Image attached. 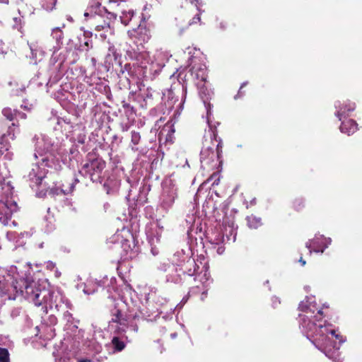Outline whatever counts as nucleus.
I'll use <instances>...</instances> for the list:
<instances>
[{
    "mask_svg": "<svg viewBox=\"0 0 362 362\" xmlns=\"http://www.w3.org/2000/svg\"><path fill=\"white\" fill-rule=\"evenodd\" d=\"M299 327L302 333L334 362H342L339 351L340 346L346 339L336 333L332 324L322 320V308L317 305L314 296L306 297L298 305Z\"/></svg>",
    "mask_w": 362,
    "mask_h": 362,
    "instance_id": "f257e3e1",
    "label": "nucleus"
},
{
    "mask_svg": "<svg viewBox=\"0 0 362 362\" xmlns=\"http://www.w3.org/2000/svg\"><path fill=\"white\" fill-rule=\"evenodd\" d=\"M25 298L33 302L36 306H42L47 312L48 309L55 310L57 313L71 308V303L59 291H52L41 287L35 281L26 283L24 290H21Z\"/></svg>",
    "mask_w": 362,
    "mask_h": 362,
    "instance_id": "f03ea898",
    "label": "nucleus"
},
{
    "mask_svg": "<svg viewBox=\"0 0 362 362\" xmlns=\"http://www.w3.org/2000/svg\"><path fill=\"white\" fill-rule=\"evenodd\" d=\"M209 137L212 140V144L211 146L204 144L200 153L201 166L206 170H218L223 163V141L218 137L216 130H212L209 133Z\"/></svg>",
    "mask_w": 362,
    "mask_h": 362,
    "instance_id": "7ed1b4c3",
    "label": "nucleus"
},
{
    "mask_svg": "<svg viewBox=\"0 0 362 362\" xmlns=\"http://www.w3.org/2000/svg\"><path fill=\"white\" fill-rule=\"evenodd\" d=\"M176 267L183 276H194V281H199L203 284L209 280L208 269L206 265H200L189 254H182Z\"/></svg>",
    "mask_w": 362,
    "mask_h": 362,
    "instance_id": "20e7f679",
    "label": "nucleus"
},
{
    "mask_svg": "<svg viewBox=\"0 0 362 362\" xmlns=\"http://www.w3.org/2000/svg\"><path fill=\"white\" fill-rule=\"evenodd\" d=\"M140 318H144V315L141 312L138 313L129 311L124 317L120 310L115 309L112 312V317L109 322V328L117 334H122L125 332L128 327H130L134 332H137L138 326L134 321Z\"/></svg>",
    "mask_w": 362,
    "mask_h": 362,
    "instance_id": "39448f33",
    "label": "nucleus"
},
{
    "mask_svg": "<svg viewBox=\"0 0 362 362\" xmlns=\"http://www.w3.org/2000/svg\"><path fill=\"white\" fill-rule=\"evenodd\" d=\"M59 164L52 155L42 157L33 165L28 174L30 185L32 188L39 186L48 172V168L57 170Z\"/></svg>",
    "mask_w": 362,
    "mask_h": 362,
    "instance_id": "423d86ee",
    "label": "nucleus"
},
{
    "mask_svg": "<svg viewBox=\"0 0 362 362\" xmlns=\"http://www.w3.org/2000/svg\"><path fill=\"white\" fill-rule=\"evenodd\" d=\"M105 165V162L101 157L95 152H90L87 154L86 162L78 173L83 177H88L93 182H101Z\"/></svg>",
    "mask_w": 362,
    "mask_h": 362,
    "instance_id": "0eeeda50",
    "label": "nucleus"
},
{
    "mask_svg": "<svg viewBox=\"0 0 362 362\" xmlns=\"http://www.w3.org/2000/svg\"><path fill=\"white\" fill-rule=\"evenodd\" d=\"M33 142L35 145V153L33 156L35 159H38L40 157L42 158L47 155H52L53 158L54 155L52 153L53 144L51 139L44 134H35L33 139Z\"/></svg>",
    "mask_w": 362,
    "mask_h": 362,
    "instance_id": "6e6552de",
    "label": "nucleus"
},
{
    "mask_svg": "<svg viewBox=\"0 0 362 362\" xmlns=\"http://www.w3.org/2000/svg\"><path fill=\"white\" fill-rule=\"evenodd\" d=\"M168 59V53L162 50H156L152 57L149 56L148 60H146L149 74L153 78L160 73Z\"/></svg>",
    "mask_w": 362,
    "mask_h": 362,
    "instance_id": "1a4fd4ad",
    "label": "nucleus"
},
{
    "mask_svg": "<svg viewBox=\"0 0 362 362\" xmlns=\"http://www.w3.org/2000/svg\"><path fill=\"white\" fill-rule=\"evenodd\" d=\"M126 57L136 61L137 64H145L146 60L149 58V53L145 49L142 43L133 41L127 45Z\"/></svg>",
    "mask_w": 362,
    "mask_h": 362,
    "instance_id": "9d476101",
    "label": "nucleus"
},
{
    "mask_svg": "<svg viewBox=\"0 0 362 362\" xmlns=\"http://www.w3.org/2000/svg\"><path fill=\"white\" fill-rule=\"evenodd\" d=\"M91 16L95 18L96 21H98L100 18H105L107 22H110V25L113 22L117 17V15L114 13L109 12L105 7L101 6V3L96 1L91 4L88 11L84 13V16Z\"/></svg>",
    "mask_w": 362,
    "mask_h": 362,
    "instance_id": "9b49d317",
    "label": "nucleus"
},
{
    "mask_svg": "<svg viewBox=\"0 0 362 362\" xmlns=\"http://www.w3.org/2000/svg\"><path fill=\"white\" fill-rule=\"evenodd\" d=\"M18 209L17 203L11 199L7 197L5 201H0V223L8 225L13 214Z\"/></svg>",
    "mask_w": 362,
    "mask_h": 362,
    "instance_id": "f8f14e48",
    "label": "nucleus"
},
{
    "mask_svg": "<svg viewBox=\"0 0 362 362\" xmlns=\"http://www.w3.org/2000/svg\"><path fill=\"white\" fill-rule=\"evenodd\" d=\"M176 197L177 189L173 186L165 185L160 197L159 208L167 213L172 208Z\"/></svg>",
    "mask_w": 362,
    "mask_h": 362,
    "instance_id": "ddd939ff",
    "label": "nucleus"
},
{
    "mask_svg": "<svg viewBox=\"0 0 362 362\" xmlns=\"http://www.w3.org/2000/svg\"><path fill=\"white\" fill-rule=\"evenodd\" d=\"M331 243L332 239L330 238H325L322 235L316 234L313 239L309 240L306 243L305 246L309 250L310 254H311L313 251L323 253Z\"/></svg>",
    "mask_w": 362,
    "mask_h": 362,
    "instance_id": "4468645a",
    "label": "nucleus"
},
{
    "mask_svg": "<svg viewBox=\"0 0 362 362\" xmlns=\"http://www.w3.org/2000/svg\"><path fill=\"white\" fill-rule=\"evenodd\" d=\"M127 72L129 76L140 78L141 77L146 78L153 79V77L149 74L147 65L137 64H126L122 69V73Z\"/></svg>",
    "mask_w": 362,
    "mask_h": 362,
    "instance_id": "2eb2a0df",
    "label": "nucleus"
},
{
    "mask_svg": "<svg viewBox=\"0 0 362 362\" xmlns=\"http://www.w3.org/2000/svg\"><path fill=\"white\" fill-rule=\"evenodd\" d=\"M336 108L335 115L340 120L342 121L346 117L349 116V113L353 112L356 108V105L349 100L346 101H337L334 104Z\"/></svg>",
    "mask_w": 362,
    "mask_h": 362,
    "instance_id": "dca6fc26",
    "label": "nucleus"
},
{
    "mask_svg": "<svg viewBox=\"0 0 362 362\" xmlns=\"http://www.w3.org/2000/svg\"><path fill=\"white\" fill-rule=\"evenodd\" d=\"M358 129V124L354 119H349L347 120H342L340 126V131L341 133L346 134L347 135L353 134Z\"/></svg>",
    "mask_w": 362,
    "mask_h": 362,
    "instance_id": "f3484780",
    "label": "nucleus"
},
{
    "mask_svg": "<svg viewBox=\"0 0 362 362\" xmlns=\"http://www.w3.org/2000/svg\"><path fill=\"white\" fill-rule=\"evenodd\" d=\"M229 230H230V235H228V234H226V236L225 238L224 235H223L222 233H218L217 234H215L214 235V237H211L210 238V242L213 244H216V245H218L220 243H225L226 241V238L227 240V241H229L230 240V236L233 235V241L234 242L235 240V235H236V233H234L233 234V230L232 228L229 227Z\"/></svg>",
    "mask_w": 362,
    "mask_h": 362,
    "instance_id": "a211bd4d",
    "label": "nucleus"
},
{
    "mask_svg": "<svg viewBox=\"0 0 362 362\" xmlns=\"http://www.w3.org/2000/svg\"><path fill=\"white\" fill-rule=\"evenodd\" d=\"M151 88H146L142 91L141 89H139V93L137 95L136 100L139 103H140V105L141 107H145L146 106V100L152 98V92Z\"/></svg>",
    "mask_w": 362,
    "mask_h": 362,
    "instance_id": "6ab92c4d",
    "label": "nucleus"
},
{
    "mask_svg": "<svg viewBox=\"0 0 362 362\" xmlns=\"http://www.w3.org/2000/svg\"><path fill=\"white\" fill-rule=\"evenodd\" d=\"M52 37L56 40L57 46L54 47L55 52L58 50L61 45H62V39L64 37L62 30L58 27L53 28L52 30Z\"/></svg>",
    "mask_w": 362,
    "mask_h": 362,
    "instance_id": "aec40b11",
    "label": "nucleus"
},
{
    "mask_svg": "<svg viewBox=\"0 0 362 362\" xmlns=\"http://www.w3.org/2000/svg\"><path fill=\"white\" fill-rule=\"evenodd\" d=\"M182 273L179 271V268L177 267V272H169L168 274H166V281L168 282H171L174 284H180L183 281Z\"/></svg>",
    "mask_w": 362,
    "mask_h": 362,
    "instance_id": "412c9836",
    "label": "nucleus"
},
{
    "mask_svg": "<svg viewBox=\"0 0 362 362\" xmlns=\"http://www.w3.org/2000/svg\"><path fill=\"white\" fill-rule=\"evenodd\" d=\"M162 100L169 108L173 107L174 103L177 100V99H174V93L172 90L168 89L163 93Z\"/></svg>",
    "mask_w": 362,
    "mask_h": 362,
    "instance_id": "4be33fe9",
    "label": "nucleus"
},
{
    "mask_svg": "<svg viewBox=\"0 0 362 362\" xmlns=\"http://www.w3.org/2000/svg\"><path fill=\"white\" fill-rule=\"evenodd\" d=\"M12 286L7 283L4 276L0 275V296H8V293Z\"/></svg>",
    "mask_w": 362,
    "mask_h": 362,
    "instance_id": "5701e85b",
    "label": "nucleus"
},
{
    "mask_svg": "<svg viewBox=\"0 0 362 362\" xmlns=\"http://www.w3.org/2000/svg\"><path fill=\"white\" fill-rule=\"evenodd\" d=\"M141 134L136 131L131 132V148L133 151H138L139 148L136 146L140 143Z\"/></svg>",
    "mask_w": 362,
    "mask_h": 362,
    "instance_id": "b1692460",
    "label": "nucleus"
},
{
    "mask_svg": "<svg viewBox=\"0 0 362 362\" xmlns=\"http://www.w3.org/2000/svg\"><path fill=\"white\" fill-rule=\"evenodd\" d=\"M29 47L31 51L32 57L35 59V60H40V59L38 58L43 56L44 52L38 47L37 44L30 43L29 44Z\"/></svg>",
    "mask_w": 362,
    "mask_h": 362,
    "instance_id": "393cba45",
    "label": "nucleus"
},
{
    "mask_svg": "<svg viewBox=\"0 0 362 362\" xmlns=\"http://www.w3.org/2000/svg\"><path fill=\"white\" fill-rule=\"evenodd\" d=\"M158 269L167 274H168L169 272H177V267L176 265L174 264H170L168 262L160 263L158 267Z\"/></svg>",
    "mask_w": 362,
    "mask_h": 362,
    "instance_id": "a878e982",
    "label": "nucleus"
},
{
    "mask_svg": "<svg viewBox=\"0 0 362 362\" xmlns=\"http://www.w3.org/2000/svg\"><path fill=\"white\" fill-rule=\"evenodd\" d=\"M134 11L129 10L128 11H122V15L120 16V20L122 24L124 25H127L132 17L134 16Z\"/></svg>",
    "mask_w": 362,
    "mask_h": 362,
    "instance_id": "bb28decb",
    "label": "nucleus"
},
{
    "mask_svg": "<svg viewBox=\"0 0 362 362\" xmlns=\"http://www.w3.org/2000/svg\"><path fill=\"white\" fill-rule=\"evenodd\" d=\"M112 344L114 349L116 351H121L125 347V344L123 341H122L119 337H113L112 339Z\"/></svg>",
    "mask_w": 362,
    "mask_h": 362,
    "instance_id": "cd10ccee",
    "label": "nucleus"
},
{
    "mask_svg": "<svg viewBox=\"0 0 362 362\" xmlns=\"http://www.w3.org/2000/svg\"><path fill=\"white\" fill-rule=\"evenodd\" d=\"M57 1V0H41L42 7L47 11H51L54 8Z\"/></svg>",
    "mask_w": 362,
    "mask_h": 362,
    "instance_id": "c85d7f7f",
    "label": "nucleus"
},
{
    "mask_svg": "<svg viewBox=\"0 0 362 362\" xmlns=\"http://www.w3.org/2000/svg\"><path fill=\"white\" fill-rule=\"evenodd\" d=\"M15 110H12L10 107H5L2 110V114L8 120L12 121L16 118L15 114H14Z\"/></svg>",
    "mask_w": 362,
    "mask_h": 362,
    "instance_id": "c756f323",
    "label": "nucleus"
},
{
    "mask_svg": "<svg viewBox=\"0 0 362 362\" xmlns=\"http://www.w3.org/2000/svg\"><path fill=\"white\" fill-rule=\"evenodd\" d=\"M247 82H244L242 83V85L240 86V87L238 90V93L234 96L235 100L242 98L243 97H244L246 95V90H244V88L247 86Z\"/></svg>",
    "mask_w": 362,
    "mask_h": 362,
    "instance_id": "7c9ffc66",
    "label": "nucleus"
},
{
    "mask_svg": "<svg viewBox=\"0 0 362 362\" xmlns=\"http://www.w3.org/2000/svg\"><path fill=\"white\" fill-rule=\"evenodd\" d=\"M201 97H202V99L204 104L205 108L206 110L207 118L209 119V115H211V107H212L211 104L209 101V100L210 99V97H206V98H204V97L202 96V92H201Z\"/></svg>",
    "mask_w": 362,
    "mask_h": 362,
    "instance_id": "2f4dec72",
    "label": "nucleus"
},
{
    "mask_svg": "<svg viewBox=\"0 0 362 362\" xmlns=\"http://www.w3.org/2000/svg\"><path fill=\"white\" fill-rule=\"evenodd\" d=\"M0 362H9V354L6 349L0 347Z\"/></svg>",
    "mask_w": 362,
    "mask_h": 362,
    "instance_id": "473e14b6",
    "label": "nucleus"
},
{
    "mask_svg": "<svg viewBox=\"0 0 362 362\" xmlns=\"http://www.w3.org/2000/svg\"><path fill=\"white\" fill-rule=\"evenodd\" d=\"M168 132V134L167 135L166 139L168 140V138L170 137V135L173 134L175 132V129L173 128L172 124H170L169 123H167L165 127L161 130V134H163L164 132Z\"/></svg>",
    "mask_w": 362,
    "mask_h": 362,
    "instance_id": "72a5a7b5",
    "label": "nucleus"
},
{
    "mask_svg": "<svg viewBox=\"0 0 362 362\" xmlns=\"http://www.w3.org/2000/svg\"><path fill=\"white\" fill-rule=\"evenodd\" d=\"M69 308H66V310H61L60 312H59L58 313L59 314H62V317L67 322H71L73 317H72V315L70 313V312L69 311Z\"/></svg>",
    "mask_w": 362,
    "mask_h": 362,
    "instance_id": "f704fd0d",
    "label": "nucleus"
},
{
    "mask_svg": "<svg viewBox=\"0 0 362 362\" xmlns=\"http://www.w3.org/2000/svg\"><path fill=\"white\" fill-rule=\"evenodd\" d=\"M262 223L260 218L252 217L250 218V228H257L259 226H262Z\"/></svg>",
    "mask_w": 362,
    "mask_h": 362,
    "instance_id": "c9c22d12",
    "label": "nucleus"
},
{
    "mask_svg": "<svg viewBox=\"0 0 362 362\" xmlns=\"http://www.w3.org/2000/svg\"><path fill=\"white\" fill-rule=\"evenodd\" d=\"M110 29V22H107L106 21H104L102 24H98L95 26V30H97L98 31H100V30L107 31Z\"/></svg>",
    "mask_w": 362,
    "mask_h": 362,
    "instance_id": "e433bc0d",
    "label": "nucleus"
},
{
    "mask_svg": "<svg viewBox=\"0 0 362 362\" xmlns=\"http://www.w3.org/2000/svg\"><path fill=\"white\" fill-rule=\"evenodd\" d=\"M304 206V201L302 198L296 199L293 202V207L296 211L300 210Z\"/></svg>",
    "mask_w": 362,
    "mask_h": 362,
    "instance_id": "4c0bfd02",
    "label": "nucleus"
},
{
    "mask_svg": "<svg viewBox=\"0 0 362 362\" xmlns=\"http://www.w3.org/2000/svg\"><path fill=\"white\" fill-rule=\"evenodd\" d=\"M79 182V180L77 177L74 178V180L69 183V189H63V191L65 194L71 193L75 187L76 183Z\"/></svg>",
    "mask_w": 362,
    "mask_h": 362,
    "instance_id": "58836bf2",
    "label": "nucleus"
},
{
    "mask_svg": "<svg viewBox=\"0 0 362 362\" xmlns=\"http://www.w3.org/2000/svg\"><path fill=\"white\" fill-rule=\"evenodd\" d=\"M122 107L126 110L127 113L133 114L134 113V107L130 105V104L126 103L125 101H122Z\"/></svg>",
    "mask_w": 362,
    "mask_h": 362,
    "instance_id": "ea45409f",
    "label": "nucleus"
},
{
    "mask_svg": "<svg viewBox=\"0 0 362 362\" xmlns=\"http://www.w3.org/2000/svg\"><path fill=\"white\" fill-rule=\"evenodd\" d=\"M14 114H15L16 119L20 118V119H25L26 118V115L25 113L21 112L20 111H18L17 110H15Z\"/></svg>",
    "mask_w": 362,
    "mask_h": 362,
    "instance_id": "a19ab883",
    "label": "nucleus"
},
{
    "mask_svg": "<svg viewBox=\"0 0 362 362\" xmlns=\"http://www.w3.org/2000/svg\"><path fill=\"white\" fill-rule=\"evenodd\" d=\"M191 4H194L199 13H202V11L199 8V6L202 5V0H191Z\"/></svg>",
    "mask_w": 362,
    "mask_h": 362,
    "instance_id": "79ce46f5",
    "label": "nucleus"
},
{
    "mask_svg": "<svg viewBox=\"0 0 362 362\" xmlns=\"http://www.w3.org/2000/svg\"><path fill=\"white\" fill-rule=\"evenodd\" d=\"M281 303V301L279 298L274 296L272 298V305L273 308H276L278 305Z\"/></svg>",
    "mask_w": 362,
    "mask_h": 362,
    "instance_id": "37998d69",
    "label": "nucleus"
},
{
    "mask_svg": "<svg viewBox=\"0 0 362 362\" xmlns=\"http://www.w3.org/2000/svg\"><path fill=\"white\" fill-rule=\"evenodd\" d=\"M200 13H198L197 15H196L192 20L191 22L189 23V25H192L194 23H197V22H199L201 21V18H200Z\"/></svg>",
    "mask_w": 362,
    "mask_h": 362,
    "instance_id": "c03bdc74",
    "label": "nucleus"
},
{
    "mask_svg": "<svg viewBox=\"0 0 362 362\" xmlns=\"http://www.w3.org/2000/svg\"><path fill=\"white\" fill-rule=\"evenodd\" d=\"M77 142L79 144H84L86 140V136L84 134H79L77 136Z\"/></svg>",
    "mask_w": 362,
    "mask_h": 362,
    "instance_id": "a18cd8bd",
    "label": "nucleus"
},
{
    "mask_svg": "<svg viewBox=\"0 0 362 362\" xmlns=\"http://www.w3.org/2000/svg\"><path fill=\"white\" fill-rule=\"evenodd\" d=\"M46 267L49 269H53L55 268V264L51 261H48L46 262Z\"/></svg>",
    "mask_w": 362,
    "mask_h": 362,
    "instance_id": "49530a36",
    "label": "nucleus"
},
{
    "mask_svg": "<svg viewBox=\"0 0 362 362\" xmlns=\"http://www.w3.org/2000/svg\"><path fill=\"white\" fill-rule=\"evenodd\" d=\"M84 45L87 47V50H88L90 48H92V42L90 40L85 42Z\"/></svg>",
    "mask_w": 362,
    "mask_h": 362,
    "instance_id": "de8ad7c7",
    "label": "nucleus"
},
{
    "mask_svg": "<svg viewBox=\"0 0 362 362\" xmlns=\"http://www.w3.org/2000/svg\"><path fill=\"white\" fill-rule=\"evenodd\" d=\"M69 152H70V154H71V155H72V157H73V158L74 157V154H76H76H78V152L77 151V150H76V148H70Z\"/></svg>",
    "mask_w": 362,
    "mask_h": 362,
    "instance_id": "09e8293b",
    "label": "nucleus"
},
{
    "mask_svg": "<svg viewBox=\"0 0 362 362\" xmlns=\"http://www.w3.org/2000/svg\"><path fill=\"white\" fill-rule=\"evenodd\" d=\"M121 127H122V130L123 132H127V131L128 130V129H129V126H128V124H122Z\"/></svg>",
    "mask_w": 362,
    "mask_h": 362,
    "instance_id": "8fccbe9b",
    "label": "nucleus"
},
{
    "mask_svg": "<svg viewBox=\"0 0 362 362\" xmlns=\"http://www.w3.org/2000/svg\"><path fill=\"white\" fill-rule=\"evenodd\" d=\"M224 251V248L223 247H218V248L217 249V252L218 254H222Z\"/></svg>",
    "mask_w": 362,
    "mask_h": 362,
    "instance_id": "3c124183",
    "label": "nucleus"
},
{
    "mask_svg": "<svg viewBox=\"0 0 362 362\" xmlns=\"http://www.w3.org/2000/svg\"><path fill=\"white\" fill-rule=\"evenodd\" d=\"M83 291L85 293L88 294V295L94 292V291H90L88 288H84Z\"/></svg>",
    "mask_w": 362,
    "mask_h": 362,
    "instance_id": "603ef678",
    "label": "nucleus"
},
{
    "mask_svg": "<svg viewBox=\"0 0 362 362\" xmlns=\"http://www.w3.org/2000/svg\"><path fill=\"white\" fill-rule=\"evenodd\" d=\"M57 362H70L68 358H59Z\"/></svg>",
    "mask_w": 362,
    "mask_h": 362,
    "instance_id": "864d4df0",
    "label": "nucleus"
},
{
    "mask_svg": "<svg viewBox=\"0 0 362 362\" xmlns=\"http://www.w3.org/2000/svg\"><path fill=\"white\" fill-rule=\"evenodd\" d=\"M56 322H57V319H56V317H52V318H51V323H52V324H55Z\"/></svg>",
    "mask_w": 362,
    "mask_h": 362,
    "instance_id": "5fc2aeb1",
    "label": "nucleus"
},
{
    "mask_svg": "<svg viewBox=\"0 0 362 362\" xmlns=\"http://www.w3.org/2000/svg\"><path fill=\"white\" fill-rule=\"evenodd\" d=\"M299 262L302 264L303 266H304L306 263L305 261L303 258H300Z\"/></svg>",
    "mask_w": 362,
    "mask_h": 362,
    "instance_id": "6e6d98bb",
    "label": "nucleus"
},
{
    "mask_svg": "<svg viewBox=\"0 0 362 362\" xmlns=\"http://www.w3.org/2000/svg\"><path fill=\"white\" fill-rule=\"evenodd\" d=\"M78 362H90V361L88 359H79Z\"/></svg>",
    "mask_w": 362,
    "mask_h": 362,
    "instance_id": "4d7b16f0",
    "label": "nucleus"
},
{
    "mask_svg": "<svg viewBox=\"0 0 362 362\" xmlns=\"http://www.w3.org/2000/svg\"><path fill=\"white\" fill-rule=\"evenodd\" d=\"M170 337H171L172 339H175L177 337V333H175H175H172L170 334Z\"/></svg>",
    "mask_w": 362,
    "mask_h": 362,
    "instance_id": "13d9d810",
    "label": "nucleus"
},
{
    "mask_svg": "<svg viewBox=\"0 0 362 362\" xmlns=\"http://www.w3.org/2000/svg\"><path fill=\"white\" fill-rule=\"evenodd\" d=\"M91 62H92V63H93V66H95V64H96V60H95V58H92V59H91Z\"/></svg>",
    "mask_w": 362,
    "mask_h": 362,
    "instance_id": "bf43d9fd",
    "label": "nucleus"
},
{
    "mask_svg": "<svg viewBox=\"0 0 362 362\" xmlns=\"http://www.w3.org/2000/svg\"><path fill=\"white\" fill-rule=\"evenodd\" d=\"M186 91H187L186 87L184 85H182V92H183V93L185 94Z\"/></svg>",
    "mask_w": 362,
    "mask_h": 362,
    "instance_id": "052dcab7",
    "label": "nucleus"
},
{
    "mask_svg": "<svg viewBox=\"0 0 362 362\" xmlns=\"http://www.w3.org/2000/svg\"><path fill=\"white\" fill-rule=\"evenodd\" d=\"M0 3L8 4V0H0Z\"/></svg>",
    "mask_w": 362,
    "mask_h": 362,
    "instance_id": "680f3d73",
    "label": "nucleus"
},
{
    "mask_svg": "<svg viewBox=\"0 0 362 362\" xmlns=\"http://www.w3.org/2000/svg\"><path fill=\"white\" fill-rule=\"evenodd\" d=\"M218 180H219V179H218V178L217 179V180H214V182H213V185H218Z\"/></svg>",
    "mask_w": 362,
    "mask_h": 362,
    "instance_id": "e2e57ef3",
    "label": "nucleus"
},
{
    "mask_svg": "<svg viewBox=\"0 0 362 362\" xmlns=\"http://www.w3.org/2000/svg\"><path fill=\"white\" fill-rule=\"evenodd\" d=\"M220 26L222 29H224L226 28V25H224L223 23H221Z\"/></svg>",
    "mask_w": 362,
    "mask_h": 362,
    "instance_id": "0e129e2a",
    "label": "nucleus"
},
{
    "mask_svg": "<svg viewBox=\"0 0 362 362\" xmlns=\"http://www.w3.org/2000/svg\"><path fill=\"white\" fill-rule=\"evenodd\" d=\"M255 204V199H253L252 200H250V205Z\"/></svg>",
    "mask_w": 362,
    "mask_h": 362,
    "instance_id": "69168bd1",
    "label": "nucleus"
},
{
    "mask_svg": "<svg viewBox=\"0 0 362 362\" xmlns=\"http://www.w3.org/2000/svg\"><path fill=\"white\" fill-rule=\"evenodd\" d=\"M202 93V96L204 97V96H206V94L204 93V91L202 90H200V93Z\"/></svg>",
    "mask_w": 362,
    "mask_h": 362,
    "instance_id": "338daca9",
    "label": "nucleus"
},
{
    "mask_svg": "<svg viewBox=\"0 0 362 362\" xmlns=\"http://www.w3.org/2000/svg\"><path fill=\"white\" fill-rule=\"evenodd\" d=\"M202 93V96L204 97V96H206V94L204 93V91L202 90H200V93Z\"/></svg>",
    "mask_w": 362,
    "mask_h": 362,
    "instance_id": "774afa93",
    "label": "nucleus"
}]
</instances>
